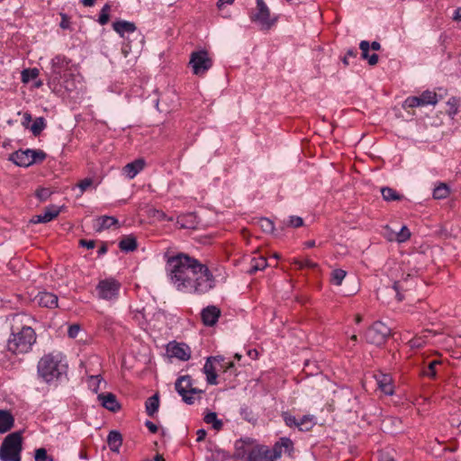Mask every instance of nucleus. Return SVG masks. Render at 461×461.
<instances>
[{
    "mask_svg": "<svg viewBox=\"0 0 461 461\" xmlns=\"http://www.w3.org/2000/svg\"><path fill=\"white\" fill-rule=\"evenodd\" d=\"M294 263L295 265H297L299 268H303V267L314 268L317 267V264L309 258L294 259Z\"/></svg>",
    "mask_w": 461,
    "mask_h": 461,
    "instance_id": "46",
    "label": "nucleus"
},
{
    "mask_svg": "<svg viewBox=\"0 0 461 461\" xmlns=\"http://www.w3.org/2000/svg\"><path fill=\"white\" fill-rule=\"evenodd\" d=\"M34 458L35 461H48V455L46 449L42 447L36 449ZM49 461L52 460L50 459Z\"/></svg>",
    "mask_w": 461,
    "mask_h": 461,
    "instance_id": "49",
    "label": "nucleus"
},
{
    "mask_svg": "<svg viewBox=\"0 0 461 461\" xmlns=\"http://www.w3.org/2000/svg\"><path fill=\"white\" fill-rule=\"evenodd\" d=\"M32 121V115L28 113H23V124L27 126L28 123Z\"/></svg>",
    "mask_w": 461,
    "mask_h": 461,
    "instance_id": "62",
    "label": "nucleus"
},
{
    "mask_svg": "<svg viewBox=\"0 0 461 461\" xmlns=\"http://www.w3.org/2000/svg\"><path fill=\"white\" fill-rule=\"evenodd\" d=\"M176 392L181 395L183 401L187 404H193L194 402V395L202 393V390H198L192 386L191 377L189 375H183L179 377L175 384Z\"/></svg>",
    "mask_w": 461,
    "mask_h": 461,
    "instance_id": "10",
    "label": "nucleus"
},
{
    "mask_svg": "<svg viewBox=\"0 0 461 461\" xmlns=\"http://www.w3.org/2000/svg\"><path fill=\"white\" fill-rule=\"evenodd\" d=\"M381 194L383 198L387 202L401 200L402 197L394 189L390 187H383Z\"/></svg>",
    "mask_w": 461,
    "mask_h": 461,
    "instance_id": "34",
    "label": "nucleus"
},
{
    "mask_svg": "<svg viewBox=\"0 0 461 461\" xmlns=\"http://www.w3.org/2000/svg\"><path fill=\"white\" fill-rule=\"evenodd\" d=\"M167 351L170 357H176L182 361H186L191 357L190 348L184 343H169Z\"/></svg>",
    "mask_w": 461,
    "mask_h": 461,
    "instance_id": "14",
    "label": "nucleus"
},
{
    "mask_svg": "<svg viewBox=\"0 0 461 461\" xmlns=\"http://www.w3.org/2000/svg\"><path fill=\"white\" fill-rule=\"evenodd\" d=\"M101 381H102V378L99 375H90V376H88V379H87L88 387L94 393H97Z\"/></svg>",
    "mask_w": 461,
    "mask_h": 461,
    "instance_id": "43",
    "label": "nucleus"
},
{
    "mask_svg": "<svg viewBox=\"0 0 461 461\" xmlns=\"http://www.w3.org/2000/svg\"><path fill=\"white\" fill-rule=\"evenodd\" d=\"M193 73L196 76H203L212 66V61L205 50H199L191 54L189 62Z\"/></svg>",
    "mask_w": 461,
    "mask_h": 461,
    "instance_id": "9",
    "label": "nucleus"
},
{
    "mask_svg": "<svg viewBox=\"0 0 461 461\" xmlns=\"http://www.w3.org/2000/svg\"><path fill=\"white\" fill-rule=\"evenodd\" d=\"M120 289L121 283L113 277L102 279L96 285L98 298L106 301L115 300Z\"/></svg>",
    "mask_w": 461,
    "mask_h": 461,
    "instance_id": "8",
    "label": "nucleus"
},
{
    "mask_svg": "<svg viewBox=\"0 0 461 461\" xmlns=\"http://www.w3.org/2000/svg\"><path fill=\"white\" fill-rule=\"evenodd\" d=\"M39 76V70L37 68H27L22 72V81L28 83L32 79H35Z\"/></svg>",
    "mask_w": 461,
    "mask_h": 461,
    "instance_id": "42",
    "label": "nucleus"
},
{
    "mask_svg": "<svg viewBox=\"0 0 461 461\" xmlns=\"http://www.w3.org/2000/svg\"><path fill=\"white\" fill-rule=\"evenodd\" d=\"M36 303L42 307L56 308L58 306V296L49 292H41L35 296Z\"/></svg>",
    "mask_w": 461,
    "mask_h": 461,
    "instance_id": "19",
    "label": "nucleus"
},
{
    "mask_svg": "<svg viewBox=\"0 0 461 461\" xmlns=\"http://www.w3.org/2000/svg\"><path fill=\"white\" fill-rule=\"evenodd\" d=\"M234 0H219L217 3V6L220 10H222L225 5H232Z\"/></svg>",
    "mask_w": 461,
    "mask_h": 461,
    "instance_id": "59",
    "label": "nucleus"
},
{
    "mask_svg": "<svg viewBox=\"0 0 461 461\" xmlns=\"http://www.w3.org/2000/svg\"><path fill=\"white\" fill-rule=\"evenodd\" d=\"M255 447L253 440L249 438L239 439L235 442V456L243 459L249 457V452Z\"/></svg>",
    "mask_w": 461,
    "mask_h": 461,
    "instance_id": "16",
    "label": "nucleus"
},
{
    "mask_svg": "<svg viewBox=\"0 0 461 461\" xmlns=\"http://www.w3.org/2000/svg\"><path fill=\"white\" fill-rule=\"evenodd\" d=\"M220 316L221 311L214 305L204 308L201 312V318L205 326H213Z\"/></svg>",
    "mask_w": 461,
    "mask_h": 461,
    "instance_id": "15",
    "label": "nucleus"
},
{
    "mask_svg": "<svg viewBox=\"0 0 461 461\" xmlns=\"http://www.w3.org/2000/svg\"><path fill=\"white\" fill-rule=\"evenodd\" d=\"M176 223L181 229L194 228L195 216L193 214L181 215L177 218Z\"/></svg>",
    "mask_w": 461,
    "mask_h": 461,
    "instance_id": "30",
    "label": "nucleus"
},
{
    "mask_svg": "<svg viewBox=\"0 0 461 461\" xmlns=\"http://www.w3.org/2000/svg\"><path fill=\"white\" fill-rule=\"evenodd\" d=\"M14 424V418L8 411L0 410V433L10 430Z\"/></svg>",
    "mask_w": 461,
    "mask_h": 461,
    "instance_id": "24",
    "label": "nucleus"
},
{
    "mask_svg": "<svg viewBox=\"0 0 461 461\" xmlns=\"http://www.w3.org/2000/svg\"><path fill=\"white\" fill-rule=\"evenodd\" d=\"M449 194V188L446 184H440L435 187L433 191V197L435 199H444Z\"/></svg>",
    "mask_w": 461,
    "mask_h": 461,
    "instance_id": "38",
    "label": "nucleus"
},
{
    "mask_svg": "<svg viewBox=\"0 0 461 461\" xmlns=\"http://www.w3.org/2000/svg\"><path fill=\"white\" fill-rule=\"evenodd\" d=\"M240 415L249 422H255L257 420L253 411L249 407H242L240 409Z\"/></svg>",
    "mask_w": 461,
    "mask_h": 461,
    "instance_id": "45",
    "label": "nucleus"
},
{
    "mask_svg": "<svg viewBox=\"0 0 461 461\" xmlns=\"http://www.w3.org/2000/svg\"><path fill=\"white\" fill-rule=\"evenodd\" d=\"M97 398L101 405L111 411L115 412L121 409V405L118 402L116 396L112 393H100Z\"/></svg>",
    "mask_w": 461,
    "mask_h": 461,
    "instance_id": "17",
    "label": "nucleus"
},
{
    "mask_svg": "<svg viewBox=\"0 0 461 461\" xmlns=\"http://www.w3.org/2000/svg\"><path fill=\"white\" fill-rule=\"evenodd\" d=\"M391 334V329L381 321L375 322L366 332L368 343L380 346L384 343Z\"/></svg>",
    "mask_w": 461,
    "mask_h": 461,
    "instance_id": "11",
    "label": "nucleus"
},
{
    "mask_svg": "<svg viewBox=\"0 0 461 461\" xmlns=\"http://www.w3.org/2000/svg\"><path fill=\"white\" fill-rule=\"evenodd\" d=\"M422 106L419 96H410L404 101V107L414 108Z\"/></svg>",
    "mask_w": 461,
    "mask_h": 461,
    "instance_id": "47",
    "label": "nucleus"
},
{
    "mask_svg": "<svg viewBox=\"0 0 461 461\" xmlns=\"http://www.w3.org/2000/svg\"><path fill=\"white\" fill-rule=\"evenodd\" d=\"M402 288L401 285L399 282H395L394 285H393V289L394 291L396 292V294H397V297H398V301H402L403 299V297L401 295L399 290Z\"/></svg>",
    "mask_w": 461,
    "mask_h": 461,
    "instance_id": "60",
    "label": "nucleus"
},
{
    "mask_svg": "<svg viewBox=\"0 0 461 461\" xmlns=\"http://www.w3.org/2000/svg\"><path fill=\"white\" fill-rule=\"evenodd\" d=\"M316 424V418L313 415H304L298 422V429L302 431H309Z\"/></svg>",
    "mask_w": 461,
    "mask_h": 461,
    "instance_id": "28",
    "label": "nucleus"
},
{
    "mask_svg": "<svg viewBox=\"0 0 461 461\" xmlns=\"http://www.w3.org/2000/svg\"><path fill=\"white\" fill-rule=\"evenodd\" d=\"M79 243H80L81 246L86 247L87 249H93L95 247V241L94 240H81L79 241Z\"/></svg>",
    "mask_w": 461,
    "mask_h": 461,
    "instance_id": "57",
    "label": "nucleus"
},
{
    "mask_svg": "<svg viewBox=\"0 0 461 461\" xmlns=\"http://www.w3.org/2000/svg\"><path fill=\"white\" fill-rule=\"evenodd\" d=\"M284 420L287 426L289 427H297L298 428V422L299 420H297L294 416L290 415L288 413L284 414Z\"/></svg>",
    "mask_w": 461,
    "mask_h": 461,
    "instance_id": "54",
    "label": "nucleus"
},
{
    "mask_svg": "<svg viewBox=\"0 0 461 461\" xmlns=\"http://www.w3.org/2000/svg\"><path fill=\"white\" fill-rule=\"evenodd\" d=\"M93 179L92 178H85L82 181H80L77 185L78 188L80 189V194H82L85 191H86L89 187L93 185Z\"/></svg>",
    "mask_w": 461,
    "mask_h": 461,
    "instance_id": "48",
    "label": "nucleus"
},
{
    "mask_svg": "<svg viewBox=\"0 0 461 461\" xmlns=\"http://www.w3.org/2000/svg\"><path fill=\"white\" fill-rule=\"evenodd\" d=\"M22 437L19 432L9 434L0 447L2 461H21Z\"/></svg>",
    "mask_w": 461,
    "mask_h": 461,
    "instance_id": "5",
    "label": "nucleus"
},
{
    "mask_svg": "<svg viewBox=\"0 0 461 461\" xmlns=\"http://www.w3.org/2000/svg\"><path fill=\"white\" fill-rule=\"evenodd\" d=\"M249 273H254L258 270H263L267 266V259L264 257L253 258L250 261Z\"/></svg>",
    "mask_w": 461,
    "mask_h": 461,
    "instance_id": "35",
    "label": "nucleus"
},
{
    "mask_svg": "<svg viewBox=\"0 0 461 461\" xmlns=\"http://www.w3.org/2000/svg\"><path fill=\"white\" fill-rule=\"evenodd\" d=\"M378 388L386 395L393 393V380L390 375L380 373L375 375Z\"/></svg>",
    "mask_w": 461,
    "mask_h": 461,
    "instance_id": "20",
    "label": "nucleus"
},
{
    "mask_svg": "<svg viewBox=\"0 0 461 461\" xmlns=\"http://www.w3.org/2000/svg\"><path fill=\"white\" fill-rule=\"evenodd\" d=\"M51 194V191L48 188H40L36 192V196L41 201H46Z\"/></svg>",
    "mask_w": 461,
    "mask_h": 461,
    "instance_id": "53",
    "label": "nucleus"
},
{
    "mask_svg": "<svg viewBox=\"0 0 461 461\" xmlns=\"http://www.w3.org/2000/svg\"><path fill=\"white\" fill-rule=\"evenodd\" d=\"M410 237L411 231L406 226H402L398 232L393 233V237H388V240L402 243L408 240Z\"/></svg>",
    "mask_w": 461,
    "mask_h": 461,
    "instance_id": "32",
    "label": "nucleus"
},
{
    "mask_svg": "<svg viewBox=\"0 0 461 461\" xmlns=\"http://www.w3.org/2000/svg\"><path fill=\"white\" fill-rule=\"evenodd\" d=\"M293 441L288 438H281L278 442L274 446L272 451L275 453L276 457H280L283 452L291 453L293 450Z\"/></svg>",
    "mask_w": 461,
    "mask_h": 461,
    "instance_id": "22",
    "label": "nucleus"
},
{
    "mask_svg": "<svg viewBox=\"0 0 461 461\" xmlns=\"http://www.w3.org/2000/svg\"><path fill=\"white\" fill-rule=\"evenodd\" d=\"M145 167V160L138 158L131 163L125 165L122 168L123 175L129 178H134Z\"/></svg>",
    "mask_w": 461,
    "mask_h": 461,
    "instance_id": "18",
    "label": "nucleus"
},
{
    "mask_svg": "<svg viewBox=\"0 0 461 461\" xmlns=\"http://www.w3.org/2000/svg\"><path fill=\"white\" fill-rule=\"evenodd\" d=\"M48 75L50 84H59L68 91L73 89L74 85L68 80L72 76L69 60L64 56L58 55L51 59Z\"/></svg>",
    "mask_w": 461,
    "mask_h": 461,
    "instance_id": "3",
    "label": "nucleus"
},
{
    "mask_svg": "<svg viewBox=\"0 0 461 461\" xmlns=\"http://www.w3.org/2000/svg\"><path fill=\"white\" fill-rule=\"evenodd\" d=\"M67 372V365L62 363L61 355H45L38 363V374L47 383L58 380Z\"/></svg>",
    "mask_w": 461,
    "mask_h": 461,
    "instance_id": "2",
    "label": "nucleus"
},
{
    "mask_svg": "<svg viewBox=\"0 0 461 461\" xmlns=\"http://www.w3.org/2000/svg\"><path fill=\"white\" fill-rule=\"evenodd\" d=\"M110 10H111V6L108 4H106V5H104L103 6V8L101 9L99 19H98V22H99L100 24L104 25V24H106L109 22V19H110L109 12H110Z\"/></svg>",
    "mask_w": 461,
    "mask_h": 461,
    "instance_id": "44",
    "label": "nucleus"
},
{
    "mask_svg": "<svg viewBox=\"0 0 461 461\" xmlns=\"http://www.w3.org/2000/svg\"><path fill=\"white\" fill-rule=\"evenodd\" d=\"M421 105H428V104H436L438 103L437 94L432 91H424L420 96H419Z\"/></svg>",
    "mask_w": 461,
    "mask_h": 461,
    "instance_id": "33",
    "label": "nucleus"
},
{
    "mask_svg": "<svg viewBox=\"0 0 461 461\" xmlns=\"http://www.w3.org/2000/svg\"><path fill=\"white\" fill-rule=\"evenodd\" d=\"M203 420L206 423L212 424V428L216 430H220L222 428V421L217 418L215 412H208Z\"/></svg>",
    "mask_w": 461,
    "mask_h": 461,
    "instance_id": "36",
    "label": "nucleus"
},
{
    "mask_svg": "<svg viewBox=\"0 0 461 461\" xmlns=\"http://www.w3.org/2000/svg\"><path fill=\"white\" fill-rule=\"evenodd\" d=\"M46 154L41 149H20L11 155V159L19 167H30L45 159Z\"/></svg>",
    "mask_w": 461,
    "mask_h": 461,
    "instance_id": "7",
    "label": "nucleus"
},
{
    "mask_svg": "<svg viewBox=\"0 0 461 461\" xmlns=\"http://www.w3.org/2000/svg\"><path fill=\"white\" fill-rule=\"evenodd\" d=\"M36 341V334L29 326H24L19 331L13 330L7 341V349L13 354H24L32 349Z\"/></svg>",
    "mask_w": 461,
    "mask_h": 461,
    "instance_id": "4",
    "label": "nucleus"
},
{
    "mask_svg": "<svg viewBox=\"0 0 461 461\" xmlns=\"http://www.w3.org/2000/svg\"><path fill=\"white\" fill-rule=\"evenodd\" d=\"M145 425L150 432L156 433L158 431V427L153 422L148 420V421H146Z\"/></svg>",
    "mask_w": 461,
    "mask_h": 461,
    "instance_id": "58",
    "label": "nucleus"
},
{
    "mask_svg": "<svg viewBox=\"0 0 461 461\" xmlns=\"http://www.w3.org/2000/svg\"><path fill=\"white\" fill-rule=\"evenodd\" d=\"M59 212L57 206L48 207L43 213L37 215L32 221L34 223L49 222L56 218L59 214Z\"/></svg>",
    "mask_w": 461,
    "mask_h": 461,
    "instance_id": "23",
    "label": "nucleus"
},
{
    "mask_svg": "<svg viewBox=\"0 0 461 461\" xmlns=\"http://www.w3.org/2000/svg\"><path fill=\"white\" fill-rule=\"evenodd\" d=\"M303 220L299 216H290L287 225L294 228H298L303 226Z\"/></svg>",
    "mask_w": 461,
    "mask_h": 461,
    "instance_id": "50",
    "label": "nucleus"
},
{
    "mask_svg": "<svg viewBox=\"0 0 461 461\" xmlns=\"http://www.w3.org/2000/svg\"><path fill=\"white\" fill-rule=\"evenodd\" d=\"M165 257L167 278L176 291L204 294L214 288L215 278L206 265L184 253Z\"/></svg>",
    "mask_w": 461,
    "mask_h": 461,
    "instance_id": "1",
    "label": "nucleus"
},
{
    "mask_svg": "<svg viewBox=\"0 0 461 461\" xmlns=\"http://www.w3.org/2000/svg\"><path fill=\"white\" fill-rule=\"evenodd\" d=\"M441 362L439 360L431 361L428 367L423 371V375L428 376L429 378H436L437 376V366H439Z\"/></svg>",
    "mask_w": 461,
    "mask_h": 461,
    "instance_id": "40",
    "label": "nucleus"
},
{
    "mask_svg": "<svg viewBox=\"0 0 461 461\" xmlns=\"http://www.w3.org/2000/svg\"><path fill=\"white\" fill-rule=\"evenodd\" d=\"M205 436H206V432H205V430H204V429H199V430L197 431V441H202V440H203V439H204V438H205Z\"/></svg>",
    "mask_w": 461,
    "mask_h": 461,
    "instance_id": "63",
    "label": "nucleus"
},
{
    "mask_svg": "<svg viewBox=\"0 0 461 461\" xmlns=\"http://www.w3.org/2000/svg\"><path fill=\"white\" fill-rule=\"evenodd\" d=\"M425 343L426 340L421 337L414 338L409 341V345L412 348H421L425 345Z\"/></svg>",
    "mask_w": 461,
    "mask_h": 461,
    "instance_id": "55",
    "label": "nucleus"
},
{
    "mask_svg": "<svg viewBox=\"0 0 461 461\" xmlns=\"http://www.w3.org/2000/svg\"><path fill=\"white\" fill-rule=\"evenodd\" d=\"M122 435L118 431H111L107 437V443L110 449L113 452H118L122 446Z\"/></svg>",
    "mask_w": 461,
    "mask_h": 461,
    "instance_id": "25",
    "label": "nucleus"
},
{
    "mask_svg": "<svg viewBox=\"0 0 461 461\" xmlns=\"http://www.w3.org/2000/svg\"><path fill=\"white\" fill-rule=\"evenodd\" d=\"M45 127H46V122H45L44 118L38 117L33 121V122L31 126V131L34 136H38L45 129Z\"/></svg>",
    "mask_w": 461,
    "mask_h": 461,
    "instance_id": "37",
    "label": "nucleus"
},
{
    "mask_svg": "<svg viewBox=\"0 0 461 461\" xmlns=\"http://www.w3.org/2000/svg\"><path fill=\"white\" fill-rule=\"evenodd\" d=\"M150 215L158 221H172V218H167L166 213L160 210L153 209L150 211Z\"/></svg>",
    "mask_w": 461,
    "mask_h": 461,
    "instance_id": "52",
    "label": "nucleus"
},
{
    "mask_svg": "<svg viewBox=\"0 0 461 461\" xmlns=\"http://www.w3.org/2000/svg\"><path fill=\"white\" fill-rule=\"evenodd\" d=\"M347 272L343 269H334L331 272V282L336 285H340L344 280Z\"/></svg>",
    "mask_w": 461,
    "mask_h": 461,
    "instance_id": "41",
    "label": "nucleus"
},
{
    "mask_svg": "<svg viewBox=\"0 0 461 461\" xmlns=\"http://www.w3.org/2000/svg\"><path fill=\"white\" fill-rule=\"evenodd\" d=\"M250 20L262 30H269L276 23L277 18L271 14L264 0H257V6L250 14Z\"/></svg>",
    "mask_w": 461,
    "mask_h": 461,
    "instance_id": "6",
    "label": "nucleus"
},
{
    "mask_svg": "<svg viewBox=\"0 0 461 461\" xmlns=\"http://www.w3.org/2000/svg\"><path fill=\"white\" fill-rule=\"evenodd\" d=\"M370 48L374 50H379L381 49V45L377 41H373L372 44L370 45Z\"/></svg>",
    "mask_w": 461,
    "mask_h": 461,
    "instance_id": "64",
    "label": "nucleus"
},
{
    "mask_svg": "<svg viewBox=\"0 0 461 461\" xmlns=\"http://www.w3.org/2000/svg\"><path fill=\"white\" fill-rule=\"evenodd\" d=\"M117 223V219L113 216H102L96 219L95 226L96 230L100 231L102 230L108 229L113 225H116Z\"/></svg>",
    "mask_w": 461,
    "mask_h": 461,
    "instance_id": "26",
    "label": "nucleus"
},
{
    "mask_svg": "<svg viewBox=\"0 0 461 461\" xmlns=\"http://www.w3.org/2000/svg\"><path fill=\"white\" fill-rule=\"evenodd\" d=\"M224 358L221 356L210 357L207 358L203 366V373L206 375V381L210 384H217V374L216 365H219L222 368H230L233 366L231 362H228L226 365L221 364Z\"/></svg>",
    "mask_w": 461,
    "mask_h": 461,
    "instance_id": "12",
    "label": "nucleus"
},
{
    "mask_svg": "<svg viewBox=\"0 0 461 461\" xmlns=\"http://www.w3.org/2000/svg\"><path fill=\"white\" fill-rule=\"evenodd\" d=\"M367 60L370 65L374 66L378 62V56L376 54L370 55Z\"/></svg>",
    "mask_w": 461,
    "mask_h": 461,
    "instance_id": "61",
    "label": "nucleus"
},
{
    "mask_svg": "<svg viewBox=\"0 0 461 461\" xmlns=\"http://www.w3.org/2000/svg\"><path fill=\"white\" fill-rule=\"evenodd\" d=\"M275 453L265 446H256L249 452L248 461H276Z\"/></svg>",
    "mask_w": 461,
    "mask_h": 461,
    "instance_id": "13",
    "label": "nucleus"
},
{
    "mask_svg": "<svg viewBox=\"0 0 461 461\" xmlns=\"http://www.w3.org/2000/svg\"><path fill=\"white\" fill-rule=\"evenodd\" d=\"M119 248L122 251H133L137 248L136 239L133 236H126L119 242Z\"/></svg>",
    "mask_w": 461,
    "mask_h": 461,
    "instance_id": "29",
    "label": "nucleus"
},
{
    "mask_svg": "<svg viewBox=\"0 0 461 461\" xmlns=\"http://www.w3.org/2000/svg\"><path fill=\"white\" fill-rule=\"evenodd\" d=\"M359 48H360V50H361V55H362V58H363L364 59H368V57L370 56V55L368 54L369 50H370V44H369V42H368V41H362L360 42V44H359Z\"/></svg>",
    "mask_w": 461,
    "mask_h": 461,
    "instance_id": "51",
    "label": "nucleus"
},
{
    "mask_svg": "<svg viewBox=\"0 0 461 461\" xmlns=\"http://www.w3.org/2000/svg\"><path fill=\"white\" fill-rule=\"evenodd\" d=\"M257 223L264 232L272 233L275 230L274 222L268 218H260Z\"/></svg>",
    "mask_w": 461,
    "mask_h": 461,
    "instance_id": "39",
    "label": "nucleus"
},
{
    "mask_svg": "<svg viewBox=\"0 0 461 461\" xmlns=\"http://www.w3.org/2000/svg\"><path fill=\"white\" fill-rule=\"evenodd\" d=\"M460 105H461L460 98H457V97H451V98H449L448 101L447 102V114L451 118H454L458 113V110H459Z\"/></svg>",
    "mask_w": 461,
    "mask_h": 461,
    "instance_id": "31",
    "label": "nucleus"
},
{
    "mask_svg": "<svg viewBox=\"0 0 461 461\" xmlns=\"http://www.w3.org/2000/svg\"><path fill=\"white\" fill-rule=\"evenodd\" d=\"M113 28L122 38H124L126 34L133 33L137 29L133 23L128 21L114 22Z\"/></svg>",
    "mask_w": 461,
    "mask_h": 461,
    "instance_id": "21",
    "label": "nucleus"
},
{
    "mask_svg": "<svg viewBox=\"0 0 461 461\" xmlns=\"http://www.w3.org/2000/svg\"><path fill=\"white\" fill-rule=\"evenodd\" d=\"M81 331V328L78 324H73L69 326L68 330V335L71 339H75L78 336L79 332Z\"/></svg>",
    "mask_w": 461,
    "mask_h": 461,
    "instance_id": "56",
    "label": "nucleus"
},
{
    "mask_svg": "<svg viewBox=\"0 0 461 461\" xmlns=\"http://www.w3.org/2000/svg\"><path fill=\"white\" fill-rule=\"evenodd\" d=\"M146 412L149 416H153L158 410L159 407V398L158 394H154L153 396L148 398L145 403Z\"/></svg>",
    "mask_w": 461,
    "mask_h": 461,
    "instance_id": "27",
    "label": "nucleus"
}]
</instances>
